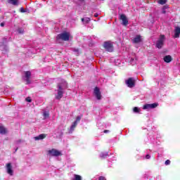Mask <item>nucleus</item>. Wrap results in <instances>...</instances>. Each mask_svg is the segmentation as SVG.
<instances>
[{"instance_id": "obj_31", "label": "nucleus", "mask_w": 180, "mask_h": 180, "mask_svg": "<svg viewBox=\"0 0 180 180\" xmlns=\"http://www.w3.org/2000/svg\"><path fill=\"white\" fill-rule=\"evenodd\" d=\"M165 164V165H169V164H171V160H166Z\"/></svg>"}, {"instance_id": "obj_24", "label": "nucleus", "mask_w": 180, "mask_h": 180, "mask_svg": "<svg viewBox=\"0 0 180 180\" xmlns=\"http://www.w3.org/2000/svg\"><path fill=\"white\" fill-rule=\"evenodd\" d=\"M167 0H158V4L160 5H165V4H167Z\"/></svg>"}, {"instance_id": "obj_2", "label": "nucleus", "mask_w": 180, "mask_h": 180, "mask_svg": "<svg viewBox=\"0 0 180 180\" xmlns=\"http://www.w3.org/2000/svg\"><path fill=\"white\" fill-rule=\"evenodd\" d=\"M71 39H72V35H71V33L67 32L59 34L56 37V40H63V41H68V40H71Z\"/></svg>"}, {"instance_id": "obj_29", "label": "nucleus", "mask_w": 180, "mask_h": 180, "mask_svg": "<svg viewBox=\"0 0 180 180\" xmlns=\"http://www.w3.org/2000/svg\"><path fill=\"white\" fill-rule=\"evenodd\" d=\"M25 101H26L27 102L30 103V102H32V98H31L30 97H27V98H25Z\"/></svg>"}, {"instance_id": "obj_32", "label": "nucleus", "mask_w": 180, "mask_h": 180, "mask_svg": "<svg viewBox=\"0 0 180 180\" xmlns=\"http://www.w3.org/2000/svg\"><path fill=\"white\" fill-rule=\"evenodd\" d=\"M74 51H75V53H76V56L79 55V49H75Z\"/></svg>"}, {"instance_id": "obj_19", "label": "nucleus", "mask_w": 180, "mask_h": 180, "mask_svg": "<svg viewBox=\"0 0 180 180\" xmlns=\"http://www.w3.org/2000/svg\"><path fill=\"white\" fill-rule=\"evenodd\" d=\"M77 124H78V123H77V121H75L73 122V124H72L70 127V131H74V129H75V127H77Z\"/></svg>"}, {"instance_id": "obj_6", "label": "nucleus", "mask_w": 180, "mask_h": 180, "mask_svg": "<svg viewBox=\"0 0 180 180\" xmlns=\"http://www.w3.org/2000/svg\"><path fill=\"white\" fill-rule=\"evenodd\" d=\"M94 94L98 101H101L102 99V95L101 94V90H99V88L95 87Z\"/></svg>"}, {"instance_id": "obj_41", "label": "nucleus", "mask_w": 180, "mask_h": 180, "mask_svg": "<svg viewBox=\"0 0 180 180\" xmlns=\"http://www.w3.org/2000/svg\"><path fill=\"white\" fill-rule=\"evenodd\" d=\"M81 1H84V0H81Z\"/></svg>"}, {"instance_id": "obj_13", "label": "nucleus", "mask_w": 180, "mask_h": 180, "mask_svg": "<svg viewBox=\"0 0 180 180\" xmlns=\"http://www.w3.org/2000/svg\"><path fill=\"white\" fill-rule=\"evenodd\" d=\"M7 2L8 4H11V5H14L15 6L19 5V0H7Z\"/></svg>"}, {"instance_id": "obj_28", "label": "nucleus", "mask_w": 180, "mask_h": 180, "mask_svg": "<svg viewBox=\"0 0 180 180\" xmlns=\"http://www.w3.org/2000/svg\"><path fill=\"white\" fill-rule=\"evenodd\" d=\"M131 64L132 65L136 64V59L134 60V58H131Z\"/></svg>"}, {"instance_id": "obj_18", "label": "nucleus", "mask_w": 180, "mask_h": 180, "mask_svg": "<svg viewBox=\"0 0 180 180\" xmlns=\"http://www.w3.org/2000/svg\"><path fill=\"white\" fill-rule=\"evenodd\" d=\"M0 134H6V129L4 126H0Z\"/></svg>"}, {"instance_id": "obj_38", "label": "nucleus", "mask_w": 180, "mask_h": 180, "mask_svg": "<svg viewBox=\"0 0 180 180\" xmlns=\"http://www.w3.org/2000/svg\"><path fill=\"white\" fill-rule=\"evenodd\" d=\"M161 46H158V49H161Z\"/></svg>"}, {"instance_id": "obj_16", "label": "nucleus", "mask_w": 180, "mask_h": 180, "mask_svg": "<svg viewBox=\"0 0 180 180\" xmlns=\"http://www.w3.org/2000/svg\"><path fill=\"white\" fill-rule=\"evenodd\" d=\"M141 36L137 35L133 40L134 43H140L141 41Z\"/></svg>"}, {"instance_id": "obj_7", "label": "nucleus", "mask_w": 180, "mask_h": 180, "mask_svg": "<svg viewBox=\"0 0 180 180\" xmlns=\"http://www.w3.org/2000/svg\"><path fill=\"white\" fill-rule=\"evenodd\" d=\"M157 106H158V103H154L152 104H146L145 105H143V109H144V110L155 109V108H157Z\"/></svg>"}, {"instance_id": "obj_1", "label": "nucleus", "mask_w": 180, "mask_h": 180, "mask_svg": "<svg viewBox=\"0 0 180 180\" xmlns=\"http://www.w3.org/2000/svg\"><path fill=\"white\" fill-rule=\"evenodd\" d=\"M67 82L62 80L60 83L58 84V94L56 96V99H61L63 95H64V89H67Z\"/></svg>"}, {"instance_id": "obj_22", "label": "nucleus", "mask_w": 180, "mask_h": 180, "mask_svg": "<svg viewBox=\"0 0 180 180\" xmlns=\"http://www.w3.org/2000/svg\"><path fill=\"white\" fill-rule=\"evenodd\" d=\"M108 155H109L108 154V153H101L100 154L101 158H106V157H108Z\"/></svg>"}, {"instance_id": "obj_36", "label": "nucleus", "mask_w": 180, "mask_h": 180, "mask_svg": "<svg viewBox=\"0 0 180 180\" xmlns=\"http://www.w3.org/2000/svg\"><path fill=\"white\" fill-rule=\"evenodd\" d=\"M1 27H4V26H5V24H4V22H1Z\"/></svg>"}, {"instance_id": "obj_34", "label": "nucleus", "mask_w": 180, "mask_h": 180, "mask_svg": "<svg viewBox=\"0 0 180 180\" xmlns=\"http://www.w3.org/2000/svg\"><path fill=\"white\" fill-rule=\"evenodd\" d=\"M20 12H21L22 13H25V12H26V11H25V8H21L20 9Z\"/></svg>"}, {"instance_id": "obj_39", "label": "nucleus", "mask_w": 180, "mask_h": 180, "mask_svg": "<svg viewBox=\"0 0 180 180\" xmlns=\"http://www.w3.org/2000/svg\"><path fill=\"white\" fill-rule=\"evenodd\" d=\"M108 130H105L104 133H108Z\"/></svg>"}, {"instance_id": "obj_3", "label": "nucleus", "mask_w": 180, "mask_h": 180, "mask_svg": "<svg viewBox=\"0 0 180 180\" xmlns=\"http://www.w3.org/2000/svg\"><path fill=\"white\" fill-rule=\"evenodd\" d=\"M30 77H32V72L30 71L24 72V79L27 85H29V84H30Z\"/></svg>"}, {"instance_id": "obj_17", "label": "nucleus", "mask_w": 180, "mask_h": 180, "mask_svg": "<svg viewBox=\"0 0 180 180\" xmlns=\"http://www.w3.org/2000/svg\"><path fill=\"white\" fill-rule=\"evenodd\" d=\"M91 21V18L86 17L84 18H82V22L84 24L86 25V23H89V22Z\"/></svg>"}, {"instance_id": "obj_15", "label": "nucleus", "mask_w": 180, "mask_h": 180, "mask_svg": "<svg viewBox=\"0 0 180 180\" xmlns=\"http://www.w3.org/2000/svg\"><path fill=\"white\" fill-rule=\"evenodd\" d=\"M43 139H46V134H41L39 135L38 136L34 137V140H43Z\"/></svg>"}, {"instance_id": "obj_5", "label": "nucleus", "mask_w": 180, "mask_h": 180, "mask_svg": "<svg viewBox=\"0 0 180 180\" xmlns=\"http://www.w3.org/2000/svg\"><path fill=\"white\" fill-rule=\"evenodd\" d=\"M125 83L129 88H134V86L136 85L134 78L133 77H129L127 80H126Z\"/></svg>"}, {"instance_id": "obj_14", "label": "nucleus", "mask_w": 180, "mask_h": 180, "mask_svg": "<svg viewBox=\"0 0 180 180\" xmlns=\"http://www.w3.org/2000/svg\"><path fill=\"white\" fill-rule=\"evenodd\" d=\"M103 47H104L105 51H108L109 53H112V51H113L112 46H104Z\"/></svg>"}, {"instance_id": "obj_26", "label": "nucleus", "mask_w": 180, "mask_h": 180, "mask_svg": "<svg viewBox=\"0 0 180 180\" xmlns=\"http://www.w3.org/2000/svg\"><path fill=\"white\" fill-rule=\"evenodd\" d=\"M58 133V137H61L63 136V129L59 130Z\"/></svg>"}, {"instance_id": "obj_37", "label": "nucleus", "mask_w": 180, "mask_h": 180, "mask_svg": "<svg viewBox=\"0 0 180 180\" xmlns=\"http://www.w3.org/2000/svg\"><path fill=\"white\" fill-rule=\"evenodd\" d=\"M162 13H165V9L162 10Z\"/></svg>"}, {"instance_id": "obj_11", "label": "nucleus", "mask_w": 180, "mask_h": 180, "mask_svg": "<svg viewBox=\"0 0 180 180\" xmlns=\"http://www.w3.org/2000/svg\"><path fill=\"white\" fill-rule=\"evenodd\" d=\"M179 34H180V27H176L174 29V39H178V37H179Z\"/></svg>"}, {"instance_id": "obj_10", "label": "nucleus", "mask_w": 180, "mask_h": 180, "mask_svg": "<svg viewBox=\"0 0 180 180\" xmlns=\"http://www.w3.org/2000/svg\"><path fill=\"white\" fill-rule=\"evenodd\" d=\"M164 40H165V36L161 35L159 39L158 40L156 46H161L164 44Z\"/></svg>"}, {"instance_id": "obj_30", "label": "nucleus", "mask_w": 180, "mask_h": 180, "mask_svg": "<svg viewBox=\"0 0 180 180\" xmlns=\"http://www.w3.org/2000/svg\"><path fill=\"white\" fill-rule=\"evenodd\" d=\"M80 120H81V116H77V117H76L75 122H77V123H78V122H79Z\"/></svg>"}, {"instance_id": "obj_23", "label": "nucleus", "mask_w": 180, "mask_h": 180, "mask_svg": "<svg viewBox=\"0 0 180 180\" xmlns=\"http://www.w3.org/2000/svg\"><path fill=\"white\" fill-rule=\"evenodd\" d=\"M73 180H82V177L79 175L75 174V179Z\"/></svg>"}, {"instance_id": "obj_33", "label": "nucleus", "mask_w": 180, "mask_h": 180, "mask_svg": "<svg viewBox=\"0 0 180 180\" xmlns=\"http://www.w3.org/2000/svg\"><path fill=\"white\" fill-rule=\"evenodd\" d=\"M98 180H106V178H105V176H99L98 177Z\"/></svg>"}, {"instance_id": "obj_20", "label": "nucleus", "mask_w": 180, "mask_h": 180, "mask_svg": "<svg viewBox=\"0 0 180 180\" xmlns=\"http://www.w3.org/2000/svg\"><path fill=\"white\" fill-rule=\"evenodd\" d=\"M103 46H113V42L111 41H105Z\"/></svg>"}, {"instance_id": "obj_4", "label": "nucleus", "mask_w": 180, "mask_h": 180, "mask_svg": "<svg viewBox=\"0 0 180 180\" xmlns=\"http://www.w3.org/2000/svg\"><path fill=\"white\" fill-rule=\"evenodd\" d=\"M49 154L50 155H51L52 157H59V155H63V154H61V152L53 148L52 150H50L48 151Z\"/></svg>"}, {"instance_id": "obj_27", "label": "nucleus", "mask_w": 180, "mask_h": 180, "mask_svg": "<svg viewBox=\"0 0 180 180\" xmlns=\"http://www.w3.org/2000/svg\"><path fill=\"white\" fill-rule=\"evenodd\" d=\"M24 32H25V30H23V29L20 28V29L18 30V32L20 33V34H23Z\"/></svg>"}, {"instance_id": "obj_40", "label": "nucleus", "mask_w": 180, "mask_h": 180, "mask_svg": "<svg viewBox=\"0 0 180 180\" xmlns=\"http://www.w3.org/2000/svg\"><path fill=\"white\" fill-rule=\"evenodd\" d=\"M94 16H95L96 18H97V16H98V14H95V15H94Z\"/></svg>"}, {"instance_id": "obj_35", "label": "nucleus", "mask_w": 180, "mask_h": 180, "mask_svg": "<svg viewBox=\"0 0 180 180\" xmlns=\"http://www.w3.org/2000/svg\"><path fill=\"white\" fill-rule=\"evenodd\" d=\"M150 157H151V156H150V155H146V160H150Z\"/></svg>"}, {"instance_id": "obj_25", "label": "nucleus", "mask_w": 180, "mask_h": 180, "mask_svg": "<svg viewBox=\"0 0 180 180\" xmlns=\"http://www.w3.org/2000/svg\"><path fill=\"white\" fill-rule=\"evenodd\" d=\"M134 113H139V112H140V108H139L137 107H134Z\"/></svg>"}, {"instance_id": "obj_9", "label": "nucleus", "mask_w": 180, "mask_h": 180, "mask_svg": "<svg viewBox=\"0 0 180 180\" xmlns=\"http://www.w3.org/2000/svg\"><path fill=\"white\" fill-rule=\"evenodd\" d=\"M6 169H7V173L8 175H13V170L12 169V164L11 163H7L6 165Z\"/></svg>"}, {"instance_id": "obj_21", "label": "nucleus", "mask_w": 180, "mask_h": 180, "mask_svg": "<svg viewBox=\"0 0 180 180\" xmlns=\"http://www.w3.org/2000/svg\"><path fill=\"white\" fill-rule=\"evenodd\" d=\"M43 116H44V119L46 120L50 116V114H49V112L45 111L43 113Z\"/></svg>"}, {"instance_id": "obj_12", "label": "nucleus", "mask_w": 180, "mask_h": 180, "mask_svg": "<svg viewBox=\"0 0 180 180\" xmlns=\"http://www.w3.org/2000/svg\"><path fill=\"white\" fill-rule=\"evenodd\" d=\"M165 63H171L172 61V57L169 55L165 56L163 58Z\"/></svg>"}, {"instance_id": "obj_8", "label": "nucleus", "mask_w": 180, "mask_h": 180, "mask_svg": "<svg viewBox=\"0 0 180 180\" xmlns=\"http://www.w3.org/2000/svg\"><path fill=\"white\" fill-rule=\"evenodd\" d=\"M120 20L122 21V25L124 26H127L129 24V20H127V18L124 15V14H121L120 16Z\"/></svg>"}]
</instances>
